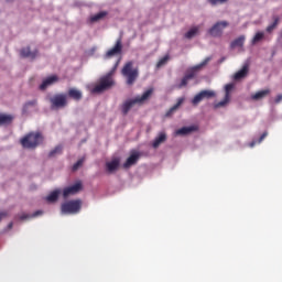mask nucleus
Here are the masks:
<instances>
[{
    "instance_id": "1",
    "label": "nucleus",
    "mask_w": 282,
    "mask_h": 282,
    "mask_svg": "<svg viewBox=\"0 0 282 282\" xmlns=\"http://www.w3.org/2000/svg\"><path fill=\"white\" fill-rule=\"evenodd\" d=\"M44 142V137L40 131H31L26 133L21 140L20 143L23 149L35 150Z\"/></svg>"
},
{
    "instance_id": "2",
    "label": "nucleus",
    "mask_w": 282,
    "mask_h": 282,
    "mask_svg": "<svg viewBox=\"0 0 282 282\" xmlns=\"http://www.w3.org/2000/svg\"><path fill=\"white\" fill-rule=\"evenodd\" d=\"M153 94V88L148 89L142 96H137L135 98L127 99L121 106V112L127 116L129 111L137 105L142 106L144 101L149 100Z\"/></svg>"
},
{
    "instance_id": "3",
    "label": "nucleus",
    "mask_w": 282,
    "mask_h": 282,
    "mask_svg": "<svg viewBox=\"0 0 282 282\" xmlns=\"http://www.w3.org/2000/svg\"><path fill=\"white\" fill-rule=\"evenodd\" d=\"M121 75L124 77L128 86H133L139 78V67H134L133 61H129L122 67Z\"/></svg>"
},
{
    "instance_id": "4",
    "label": "nucleus",
    "mask_w": 282,
    "mask_h": 282,
    "mask_svg": "<svg viewBox=\"0 0 282 282\" xmlns=\"http://www.w3.org/2000/svg\"><path fill=\"white\" fill-rule=\"evenodd\" d=\"M112 75L113 70H110L107 75L102 76L99 80V84L94 87L93 94H101L110 89L115 85Z\"/></svg>"
},
{
    "instance_id": "5",
    "label": "nucleus",
    "mask_w": 282,
    "mask_h": 282,
    "mask_svg": "<svg viewBox=\"0 0 282 282\" xmlns=\"http://www.w3.org/2000/svg\"><path fill=\"white\" fill-rule=\"evenodd\" d=\"M212 61V57H206L205 61H203L200 64L193 67V70L191 73H187L184 78L182 79V83L176 86L177 89H182L187 86L188 82L194 79L196 76V72L204 68L209 62Z\"/></svg>"
},
{
    "instance_id": "6",
    "label": "nucleus",
    "mask_w": 282,
    "mask_h": 282,
    "mask_svg": "<svg viewBox=\"0 0 282 282\" xmlns=\"http://www.w3.org/2000/svg\"><path fill=\"white\" fill-rule=\"evenodd\" d=\"M80 209H82L80 199L68 200L62 205L63 215H75V214H78Z\"/></svg>"
},
{
    "instance_id": "7",
    "label": "nucleus",
    "mask_w": 282,
    "mask_h": 282,
    "mask_svg": "<svg viewBox=\"0 0 282 282\" xmlns=\"http://www.w3.org/2000/svg\"><path fill=\"white\" fill-rule=\"evenodd\" d=\"M51 109L57 110L63 109L67 106V95L66 94H56L50 98Z\"/></svg>"
},
{
    "instance_id": "8",
    "label": "nucleus",
    "mask_w": 282,
    "mask_h": 282,
    "mask_svg": "<svg viewBox=\"0 0 282 282\" xmlns=\"http://www.w3.org/2000/svg\"><path fill=\"white\" fill-rule=\"evenodd\" d=\"M216 97V93L214 90H202L197 94L192 100L193 106H198L204 99H212Z\"/></svg>"
},
{
    "instance_id": "9",
    "label": "nucleus",
    "mask_w": 282,
    "mask_h": 282,
    "mask_svg": "<svg viewBox=\"0 0 282 282\" xmlns=\"http://www.w3.org/2000/svg\"><path fill=\"white\" fill-rule=\"evenodd\" d=\"M229 23L227 21L217 22L210 30L209 34L213 37H220L225 29H227Z\"/></svg>"
},
{
    "instance_id": "10",
    "label": "nucleus",
    "mask_w": 282,
    "mask_h": 282,
    "mask_svg": "<svg viewBox=\"0 0 282 282\" xmlns=\"http://www.w3.org/2000/svg\"><path fill=\"white\" fill-rule=\"evenodd\" d=\"M232 89H234L232 84H227L225 86V91H226L225 99L215 104L214 105L215 109L225 108L230 102V98H231L230 93H231Z\"/></svg>"
},
{
    "instance_id": "11",
    "label": "nucleus",
    "mask_w": 282,
    "mask_h": 282,
    "mask_svg": "<svg viewBox=\"0 0 282 282\" xmlns=\"http://www.w3.org/2000/svg\"><path fill=\"white\" fill-rule=\"evenodd\" d=\"M122 53V39L119 37L116 41V44L112 48H110L107 53H106V58H112L117 55H121Z\"/></svg>"
},
{
    "instance_id": "12",
    "label": "nucleus",
    "mask_w": 282,
    "mask_h": 282,
    "mask_svg": "<svg viewBox=\"0 0 282 282\" xmlns=\"http://www.w3.org/2000/svg\"><path fill=\"white\" fill-rule=\"evenodd\" d=\"M122 53V39L119 37L116 41V44L112 48H110L107 53H106V58H112L117 55H121Z\"/></svg>"
},
{
    "instance_id": "13",
    "label": "nucleus",
    "mask_w": 282,
    "mask_h": 282,
    "mask_svg": "<svg viewBox=\"0 0 282 282\" xmlns=\"http://www.w3.org/2000/svg\"><path fill=\"white\" fill-rule=\"evenodd\" d=\"M82 189H83V184L80 182H77L74 185L64 188L63 197L67 198V197L72 196V195H76Z\"/></svg>"
},
{
    "instance_id": "14",
    "label": "nucleus",
    "mask_w": 282,
    "mask_h": 282,
    "mask_svg": "<svg viewBox=\"0 0 282 282\" xmlns=\"http://www.w3.org/2000/svg\"><path fill=\"white\" fill-rule=\"evenodd\" d=\"M39 52L37 50H34L33 52L31 51V48L28 46V47H23L21 48L20 51V56L22 58H30V59H35L36 56H37Z\"/></svg>"
},
{
    "instance_id": "15",
    "label": "nucleus",
    "mask_w": 282,
    "mask_h": 282,
    "mask_svg": "<svg viewBox=\"0 0 282 282\" xmlns=\"http://www.w3.org/2000/svg\"><path fill=\"white\" fill-rule=\"evenodd\" d=\"M196 131H198V127L197 126H189V127H183L181 129H177L175 131V134L177 137H184V135H188V134H191L193 132H196Z\"/></svg>"
},
{
    "instance_id": "16",
    "label": "nucleus",
    "mask_w": 282,
    "mask_h": 282,
    "mask_svg": "<svg viewBox=\"0 0 282 282\" xmlns=\"http://www.w3.org/2000/svg\"><path fill=\"white\" fill-rule=\"evenodd\" d=\"M58 82V77L56 75H52L43 80V83L40 85V90L44 91L50 86L56 84Z\"/></svg>"
},
{
    "instance_id": "17",
    "label": "nucleus",
    "mask_w": 282,
    "mask_h": 282,
    "mask_svg": "<svg viewBox=\"0 0 282 282\" xmlns=\"http://www.w3.org/2000/svg\"><path fill=\"white\" fill-rule=\"evenodd\" d=\"M119 165H120V159L115 158L112 161L106 163V170L109 174H112L116 171H118Z\"/></svg>"
},
{
    "instance_id": "18",
    "label": "nucleus",
    "mask_w": 282,
    "mask_h": 282,
    "mask_svg": "<svg viewBox=\"0 0 282 282\" xmlns=\"http://www.w3.org/2000/svg\"><path fill=\"white\" fill-rule=\"evenodd\" d=\"M271 94V89H263V90H259L256 94L251 95V99L253 101H260L263 100L264 98H267L268 96H270Z\"/></svg>"
},
{
    "instance_id": "19",
    "label": "nucleus",
    "mask_w": 282,
    "mask_h": 282,
    "mask_svg": "<svg viewBox=\"0 0 282 282\" xmlns=\"http://www.w3.org/2000/svg\"><path fill=\"white\" fill-rule=\"evenodd\" d=\"M167 141L166 132L162 131L159 133V135L155 138V140L152 142L153 149H159V147Z\"/></svg>"
},
{
    "instance_id": "20",
    "label": "nucleus",
    "mask_w": 282,
    "mask_h": 282,
    "mask_svg": "<svg viewBox=\"0 0 282 282\" xmlns=\"http://www.w3.org/2000/svg\"><path fill=\"white\" fill-rule=\"evenodd\" d=\"M67 96L74 101H80L83 99V93L77 88H69Z\"/></svg>"
},
{
    "instance_id": "21",
    "label": "nucleus",
    "mask_w": 282,
    "mask_h": 282,
    "mask_svg": "<svg viewBox=\"0 0 282 282\" xmlns=\"http://www.w3.org/2000/svg\"><path fill=\"white\" fill-rule=\"evenodd\" d=\"M139 153L138 152H133L128 160L126 161V163L123 164V169H130L131 166L135 165V163L139 161Z\"/></svg>"
},
{
    "instance_id": "22",
    "label": "nucleus",
    "mask_w": 282,
    "mask_h": 282,
    "mask_svg": "<svg viewBox=\"0 0 282 282\" xmlns=\"http://www.w3.org/2000/svg\"><path fill=\"white\" fill-rule=\"evenodd\" d=\"M14 120L12 115L0 113V127L10 126Z\"/></svg>"
},
{
    "instance_id": "23",
    "label": "nucleus",
    "mask_w": 282,
    "mask_h": 282,
    "mask_svg": "<svg viewBox=\"0 0 282 282\" xmlns=\"http://www.w3.org/2000/svg\"><path fill=\"white\" fill-rule=\"evenodd\" d=\"M245 41H246V36L241 35L238 39L234 40L230 44V48L235 50V48H242L245 45Z\"/></svg>"
},
{
    "instance_id": "24",
    "label": "nucleus",
    "mask_w": 282,
    "mask_h": 282,
    "mask_svg": "<svg viewBox=\"0 0 282 282\" xmlns=\"http://www.w3.org/2000/svg\"><path fill=\"white\" fill-rule=\"evenodd\" d=\"M248 72H249V67H248V65H245L242 67V69H240L239 72L236 73L235 80L238 82V80L246 78V76L248 75Z\"/></svg>"
},
{
    "instance_id": "25",
    "label": "nucleus",
    "mask_w": 282,
    "mask_h": 282,
    "mask_svg": "<svg viewBox=\"0 0 282 282\" xmlns=\"http://www.w3.org/2000/svg\"><path fill=\"white\" fill-rule=\"evenodd\" d=\"M59 194H61L59 189H55V191L51 192V194L46 196V202L47 203H56Z\"/></svg>"
},
{
    "instance_id": "26",
    "label": "nucleus",
    "mask_w": 282,
    "mask_h": 282,
    "mask_svg": "<svg viewBox=\"0 0 282 282\" xmlns=\"http://www.w3.org/2000/svg\"><path fill=\"white\" fill-rule=\"evenodd\" d=\"M107 15H108V12L101 11V12H99V13L93 15V17L90 18V22H91V23L99 22V21H101L102 19H105Z\"/></svg>"
},
{
    "instance_id": "27",
    "label": "nucleus",
    "mask_w": 282,
    "mask_h": 282,
    "mask_svg": "<svg viewBox=\"0 0 282 282\" xmlns=\"http://www.w3.org/2000/svg\"><path fill=\"white\" fill-rule=\"evenodd\" d=\"M185 101L184 97L178 98L177 104H175L170 111L167 112V116L172 115L173 112H175Z\"/></svg>"
},
{
    "instance_id": "28",
    "label": "nucleus",
    "mask_w": 282,
    "mask_h": 282,
    "mask_svg": "<svg viewBox=\"0 0 282 282\" xmlns=\"http://www.w3.org/2000/svg\"><path fill=\"white\" fill-rule=\"evenodd\" d=\"M63 152V145H56L55 149L51 150L48 153V158H55L56 155H61Z\"/></svg>"
},
{
    "instance_id": "29",
    "label": "nucleus",
    "mask_w": 282,
    "mask_h": 282,
    "mask_svg": "<svg viewBox=\"0 0 282 282\" xmlns=\"http://www.w3.org/2000/svg\"><path fill=\"white\" fill-rule=\"evenodd\" d=\"M43 214L42 210H36L34 214L32 215H28V214H23L20 216V220H25V219H29V218H35V217H39Z\"/></svg>"
},
{
    "instance_id": "30",
    "label": "nucleus",
    "mask_w": 282,
    "mask_h": 282,
    "mask_svg": "<svg viewBox=\"0 0 282 282\" xmlns=\"http://www.w3.org/2000/svg\"><path fill=\"white\" fill-rule=\"evenodd\" d=\"M199 31L198 26L192 28L186 34H185V39L187 40H192Z\"/></svg>"
},
{
    "instance_id": "31",
    "label": "nucleus",
    "mask_w": 282,
    "mask_h": 282,
    "mask_svg": "<svg viewBox=\"0 0 282 282\" xmlns=\"http://www.w3.org/2000/svg\"><path fill=\"white\" fill-rule=\"evenodd\" d=\"M264 40V33L258 32L256 36L252 39V45H256Z\"/></svg>"
},
{
    "instance_id": "32",
    "label": "nucleus",
    "mask_w": 282,
    "mask_h": 282,
    "mask_svg": "<svg viewBox=\"0 0 282 282\" xmlns=\"http://www.w3.org/2000/svg\"><path fill=\"white\" fill-rule=\"evenodd\" d=\"M37 104L36 100H30V101H26L25 105L23 106V115L28 113V109L30 107H35Z\"/></svg>"
},
{
    "instance_id": "33",
    "label": "nucleus",
    "mask_w": 282,
    "mask_h": 282,
    "mask_svg": "<svg viewBox=\"0 0 282 282\" xmlns=\"http://www.w3.org/2000/svg\"><path fill=\"white\" fill-rule=\"evenodd\" d=\"M85 159H79L72 167L73 172H77L83 166Z\"/></svg>"
},
{
    "instance_id": "34",
    "label": "nucleus",
    "mask_w": 282,
    "mask_h": 282,
    "mask_svg": "<svg viewBox=\"0 0 282 282\" xmlns=\"http://www.w3.org/2000/svg\"><path fill=\"white\" fill-rule=\"evenodd\" d=\"M170 59L169 55H165L164 57H162L159 63L156 64L158 68L163 67L164 65H166L167 61Z\"/></svg>"
},
{
    "instance_id": "35",
    "label": "nucleus",
    "mask_w": 282,
    "mask_h": 282,
    "mask_svg": "<svg viewBox=\"0 0 282 282\" xmlns=\"http://www.w3.org/2000/svg\"><path fill=\"white\" fill-rule=\"evenodd\" d=\"M228 0H208L209 4L213 7L218 6V4H225Z\"/></svg>"
},
{
    "instance_id": "36",
    "label": "nucleus",
    "mask_w": 282,
    "mask_h": 282,
    "mask_svg": "<svg viewBox=\"0 0 282 282\" xmlns=\"http://www.w3.org/2000/svg\"><path fill=\"white\" fill-rule=\"evenodd\" d=\"M275 29L276 26L272 23L271 25L268 26L267 32L272 33Z\"/></svg>"
},
{
    "instance_id": "37",
    "label": "nucleus",
    "mask_w": 282,
    "mask_h": 282,
    "mask_svg": "<svg viewBox=\"0 0 282 282\" xmlns=\"http://www.w3.org/2000/svg\"><path fill=\"white\" fill-rule=\"evenodd\" d=\"M282 102V94L278 95L275 98V104L279 105Z\"/></svg>"
},
{
    "instance_id": "38",
    "label": "nucleus",
    "mask_w": 282,
    "mask_h": 282,
    "mask_svg": "<svg viewBox=\"0 0 282 282\" xmlns=\"http://www.w3.org/2000/svg\"><path fill=\"white\" fill-rule=\"evenodd\" d=\"M8 217V212H0V221Z\"/></svg>"
},
{
    "instance_id": "39",
    "label": "nucleus",
    "mask_w": 282,
    "mask_h": 282,
    "mask_svg": "<svg viewBox=\"0 0 282 282\" xmlns=\"http://www.w3.org/2000/svg\"><path fill=\"white\" fill-rule=\"evenodd\" d=\"M268 137V132H263V134L259 139V143H262V141Z\"/></svg>"
},
{
    "instance_id": "40",
    "label": "nucleus",
    "mask_w": 282,
    "mask_h": 282,
    "mask_svg": "<svg viewBox=\"0 0 282 282\" xmlns=\"http://www.w3.org/2000/svg\"><path fill=\"white\" fill-rule=\"evenodd\" d=\"M279 23H280V18L275 17L273 22L274 26L278 28Z\"/></svg>"
},
{
    "instance_id": "41",
    "label": "nucleus",
    "mask_w": 282,
    "mask_h": 282,
    "mask_svg": "<svg viewBox=\"0 0 282 282\" xmlns=\"http://www.w3.org/2000/svg\"><path fill=\"white\" fill-rule=\"evenodd\" d=\"M12 227H13V223H10V224L8 225V228H9V229H12Z\"/></svg>"
},
{
    "instance_id": "42",
    "label": "nucleus",
    "mask_w": 282,
    "mask_h": 282,
    "mask_svg": "<svg viewBox=\"0 0 282 282\" xmlns=\"http://www.w3.org/2000/svg\"><path fill=\"white\" fill-rule=\"evenodd\" d=\"M117 66H118V64H116V67L112 69L113 74H115V70H116Z\"/></svg>"
},
{
    "instance_id": "43",
    "label": "nucleus",
    "mask_w": 282,
    "mask_h": 282,
    "mask_svg": "<svg viewBox=\"0 0 282 282\" xmlns=\"http://www.w3.org/2000/svg\"><path fill=\"white\" fill-rule=\"evenodd\" d=\"M250 147L253 148V147H254V142H252V143L250 144Z\"/></svg>"
},
{
    "instance_id": "44",
    "label": "nucleus",
    "mask_w": 282,
    "mask_h": 282,
    "mask_svg": "<svg viewBox=\"0 0 282 282\" xmlns=\"http://www.w3.org/2000/svg\"><path fill=\"white\" fill-rule=\"evenodd\" d=\"M281 37H282V34H281Z\"/></svg>"
}]
</instances>
